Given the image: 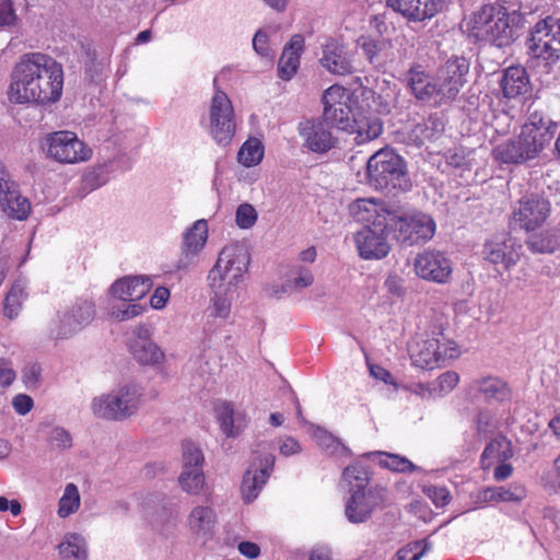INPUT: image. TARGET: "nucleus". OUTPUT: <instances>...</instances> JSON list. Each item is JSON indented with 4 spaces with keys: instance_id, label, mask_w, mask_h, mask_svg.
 I'll return each mask as SVG.
<instances>
[{
    "instance_id": "nucleus-27",
    "label": "nucleus",
    "mask_w": 560,
    "mask_h": 560,
    "mask_svg": "<svg viewBox=\"0 0 560 560\" xmlns=\"http://www.w3.org/2000/svg\"><path fill=\"white\" fill-rule=\"evenodd\" d=\"M467 396L475 400L504 402L510 399V389L505 382L495 376H481L470 381L466 386Z\"/></svg>"
},
{
    "instance_id": "nucleus-53",
    "label": "nucleus",
    "mask_w": 560,
    "mask_h": 560,
    "mask_svg": "<svg viewBox=\"0 0 560 560\" xmlns=\"http://www.w3.org/2000/svg\"><path fill=\"white\" fill-rule=\"evenodd\" d=\"M416 2V0H386V5L408 22H417L419 12Z\"/></svg>"
},
{
    "instance_id": "nucleus-12",
    "label": "nucleus",
    "mask_w": 560,
    "mask_h": 560,
    "mask_svg": "<svg viewBox=\"0 0 560 560\" xmlns=\"http://www.w3.org/2000/svg\"><path fill=\"white\" fill-rule=\"evenodd\" d=\"M47 156L60 164H80L93 156L92 148L70 130L54 131L45 138Z\"/></svg>"
},
{
    "instance_id": "nucleus-29",
    "label": "nucleus",
    "mask_w": 560,
    "mask_h": 560,
    "mask_svg": "<svg viewBox=\"0 0 560 560\" xmlns=\"http://www.w3.org/2000/svg\"><path fill=\"white\" fill-rule=\"evenodd\" d=\"M149 276H128L116 280L109 293L112 298L124 302H136L142 299L152 288Z\"/></svg>"
},
{
    "instance_id": "nucleus-8",
    "label": "nucleus",
    "mask_w": 560,
    "mask_h": 560,
    "mask_svg": "<svg viewBox=\"0 0 560 560\" xmlns=\"http://www.w3.org/2000/svg\"><path fill=\"white\" fill-rule=\"evenodd\" d=\"M369 184L375 189L408 190L411 187L406 163L393 149L376 151L366 162Z\"/></svg>"
},
{
    "instance_id": "nucleus-41",
    "label": "nucleus",
    "mask_w": 560,
    "mask_h": 560,
    "mask_svg": "<svg viewBox=\"0 0 560 560\" xmlns=\"http://www.w3.org/2000/svg\"><path fill=\"white\" fill-rule=\"evenodd\" d=\"M311 435L315 443L330 456L348 457L351 454L338 438L320 427L312 425Z\"/></svg>"
},
{
    "instance_id": "nucleus-43",
    "label": "nucleus",
    "mask_w": 560,
    "mask_h": 560,
    "mask_svg": "<svg viewBox=\"0 0 560 560\" xmlns=\"http://www.w3.org/2000/svg\"><path fill=\"white\" fill-rule=\"evenodd\" d=\"M265 156V145L256 137H249L237 152V162L244 167H254L261 163Z\"/></svg>"
},
{
    "instance_id": "nucleus-50",
    "label": "nucleus",
    "mask_w": 560,
    "mask_h": 560,
    "mask_svg": "<svg viewBox=\"0 0 560 560\" xmlns=\"http://www.w3.org/2000/svg\"><path fill=\"white\" fill-rule=\"evenodd\" d=\"M418 5L419 16L417 22L431 20L438 14L446 11L452 4L453 0H416Z\"/></svg>"
},
{
    "instance_id": "nucleus-14",
    "label": "nucleus",
    "mask_w": 560,
    "mask_h": 560,
    "mask_svg": "<svg viewBox=\"0 0 560 560\" xmlns=\"http://www.w3.org/2000/svg\"><path fill=\"white\" fill-rule=\"evenodd\" d=\"M396 208L384 199L365 197L350 202L348 212L354 222L363 226L392 228Z\"/></svg>"
},
{
    "instance_id": "nucleus-35",
    "label": "nucleus",
    "mask_w": 560,
    "mask_h": 560,
    "mask_svg": "<svg viewBox=\"0 0 560 560\" xmlns=\"http://www.w3.org/2000/svg\"><path fill=\"white\" fill-rule=\"evenodd\" d=\"M501 90L506 98H516L529 91V78L526 70L521 66L509 67L502 74L500 81Z\"/></svg>"
},
{
    "instance_id": "nucleus-13",
    "label": "nucleus",
    "mask_w": 560,
    "mask_h": 560,
    "mask_svg": "<svg viewBox=\"0 0 560 560\" xmlns=\"http://www.w3.org/2000/svg\"><path fill=\"white\" fill-rule=\"evenodd\" d=\"M436 230L432 217L420 211H401L396 208L392 231L396 238L410 245L430 241Z\"/></svg>"
},
{
    "instance_id": "nucleus-26",
    "label": "nucleus",
    "mask_w": 560,
    "mask_h": 560,
    "mask_svg": "<svg viewBox=\"0 0 560 560\" xmlns=\"http://www.w3.org/2000/svg\"><path fill=\"white\" fill-rule=\"evenodd\" d=\"M319 65L335 75H347L354 71L352 52L336 39L323 45Z\"/></svg>"
},
{
    "instance_id": "nucleus-37",
    "label": "nucleus",
    "mask_w": 560,
    "mask_h": 560,
    "mask_svg": "<svg viewBox=\"0 0 560 560\" xmlns=\"http://www.w3.org/2000/svg\"><path fill=\"white\" fill-rule=\"evenodd\" d=\"M513 456L512 442L504 436L492 440L481 455V467L490 470L501 462H508Z\"/></svg>"
},
{
    "instance_id": "nucleus-18",
    "label": "nucleus",
    "mask_w": 560,
    "mask_h": 560,
    "mask_svg": "<svg viewBox=\"0 0 560 560\" xmlns=\"http://www.w3.org/2000/svg\"><path fill=\"white\" fill-rule=\"evenodd\" d=\"M95 316L91 301H80L58 313L52 334L57 338H69L88 326Z\"/></svg>"
},
{
    "instance_id": "nucleus-21",
    "label": "nucleus",
    "mask_w": 560,
    "mask_h": 560,
    "mask_svg": "<svg viewBox=\"0 0 560 560\" xmlns=\"http://www.w3.org/2000/svg\"><path fill=\"white\" fill-rule=\"evenodd\" d=\"M522 246L508 234H497L488 238L482 248V258L491 265H502L510 270L521 258Z\"/></svg>"
},
{
    "instance_id": "nucleus-17",
    "label": "nucleus",
    "mask_w": 560,
    "mask_h": 560,
    "mask_svg": "<svg viewBox=\"0 0 560 560\" xmlns=\"http://www.w3.org/2000/svg\"><path fill=\"white\" fill-rule=\"evenodd\" d=\"M392 228L362 226L353 233L352 240L357 253L364 260H381L385 258L390 249L388 234Z\"/></svg>"
},
{
    "instance_id": "nucleus-2",
    "label": "nucleus",
    "mask_w": 560,
    "mask_h": 560,
    "mask_svg": "<svg viewBox=\"0 0 560 560\" xmlns=\"http://www.w3.org/2000/svg\"><path fill=\"white\" fill-rule=\"evenodd\" d=\"M249 264V252L238 242L226 244L219 252L218 258L207 276L211 292L207 314L208 323L222 326L228 322L232 304L240 298Z\"/></svg>"
},
{
    "instance_id": "nucleus-44",
    "label": "nucleus",
    "mask_w": 560,
    "mask_h": 560,
    "mask_svg": "<svg viewBox=\"0 0 560 560\" xmlns=\"http://www.w3.org/2000/svg\"><path fill=\"white\" fill-rule=\"evenodd\" d=\"M178 486L189 495H199L206 488L203 469H182Z\"/></svg>"
},
{
    "instance_id": "nucleus-48",
    "label": "nucleus",
    "mask_w": 560,
    "mask_h": 560,
    "mask_svg": "<svg viewBox=\"0 0 560 560\" xmlns=\"http://www.w3.org/2000/svg\"><path fill=\"white\" fill-rule=\"evenodd\" d=\"M526 245L533 253L551 254L558 247V240L552 233L546 231L529 235Z\"/></svg>"
},
{
    "instance_id": "nucleus-40",
    "label": "nucleus",
    "mask_w": 560,
    "mask_h": 560,
    "mask_svg": "<svg viewBox=\"0 0 560 560\" xmlns=\"http://www.w3.org/2000/svg\"><path fill=\"white\" fill-rule=\"evenodd\" d=\"M82 504V498L79 487L73 482H68L62 488L57 503V516L61 520L69 518L77 514Z\"/></svg>"
},
{
    "instance_id": "nucleus-30",
    "label": "nucleus",
    "mask_w": 560,
    "mask_h": 560,
    "mask_svg": "<svg viewBox=\"0 0 560 560\" xmlns=\"http://www.w3.org/2000/svg\"><path fill=\"white\" fill-rule=\"evenodd\" d=\"M315 281L312 268L301 264H292L287 271L284 279L279 288L275 290V295L282 298L302 292L313 285Z\"/></svg>"
},
{
    "instance_id": "nucleus-19",
    "label": "nucleus",
    "mask_w": 560,
    "mask_h": 560,
    "mask_svg": "<svg viewBox=\"0 0 560 560\" xmlns=\"http://www.w3.org/2000/svg\"><path fill=\"white\" fill-rule=\"evenodd\" d=\"M331 127L330 122L324 117L301 121L298 131L303 141V147L319 154L335 148L337 138L332 135Z\"/></svg>"
},
{
    "instance_id": "nucleus-58",
    "label": "nucleus",
    "mask_w": 560,
    "mask_h": 560,
    "mask_svg": "<svg viewBox=\"0 0 560 560\" xmlns=\"http://www.w3.org/2000/svg\"><path fill=\"white\" fill-rule=\"evenodd\" d=\"M16 188H19L18 183L12 178L5 164L0 161V200L13 194Z\"/></svg>"
},
{
    "instance_id": "nucleus-25",
    "label": "nucleus",
    "mask_w": 560,
    "mask_h": 560,
    "mask_svg": "<svg viewBox=\"0 0 560 560\" xmlns=\"http://www.w3.org/2000/svg\"><path fill=\"white\" fill-rule=\"evenodd\" d=\"M555 132L556 124L550 119L534 117L523 125L520 138L529 160L537 158L552 140Z\"/></svg>"
},
{
    "instance_id": "nucleus-38",
    "label": "nucleus",
    "mask_w": 560,
    "mask_h": 560,
    "mask_svg": "<svg viewBox=\"0 0 560 560\" xmlns=\"http://www.w3.org/2000/svg\"><path fill=\"white\" fill-rule=\"evenodd\" d=\"M495 161L504 164H522L530 161L520 138L509 139L499 143L492 151Z\"/></svg>"
},
{
    "instance_id": "nucleus-56",
    "label": "nucleus",
    "mask_w": 560,
    "mask_h": 560,
    "mask_svg": "<svg viewBox=\"0 0 560 560\" xmlns=\"http://www.w3.org/2000/svg\"><path fill=\"white\" fill-rule=\"evenodd\" d=\"M143 311L144 307L142 305L137 303H129L122 305L121 307L113 306L109 311V315L116 320H128L141 315Z\"/></svg>"
},
{
    "instance_id": "nucleus-3",
    "label": "nucleus",
    "mask_w": 560,
    "mask_h": 560,
    "mask_svg": "<svg viewBox=\"0 0 560 560\" xmlns=\"http://www.w3.org/2000/svg\"><path fill=\"white\" fill-rule=\"evenodd\" d=\"M521 16L502 5L487 4L475 10L466 25L476 39L488 40L497 47L510 45L517 36Z\"/></svg>"
},
{
    "instance_id": "nucleus-15",
    "label": "nucleus",
    "mask_w": 560,
    "mask_h": 560,
    "mask_svg": "<svg viewBox=\"0 0 560 560\" xmlns=\"http://www.w3.org/2000/svg\"><path fill=\"white\" fill-rule=\"evenodd\" d=\"M415 273L429 282L450 283L453 276V261L441 250L425 249L413 259Z\"/></svg>"
},
{
    "instance_id": "nucleus-23",
    "label": "nucleus",
    "mask_w": 560,
    "mask_h": 560,
    "mask_svg": "<svg viewBox=\"0 0 560 560\" xmlns=\"http://www.w3.org/2000/svg\"><path fill=\"white\" fill-rule=\"evenodd\" d=\"M275 465V457L270 454L255 456L249 463L241 485L242 499L250 503L257 499L266 485Z\"/></svg>"
},
{
    "instance_id": "nucleus-10",
    "label": "nucleus",
    "mask_w": 560,
    "mask_h": 560,
    "mask_svg": "<svg viewBox=\"0 0 560 560\" xmlns=\"http://www.w3.org/2000/svg\"><path fill=\"white\" fill-rule=\"evenodd\" d=\"M237 119L229 95L215 88L208 107V132L220 147H228L236 135Z\"/></svg>"
},
{
    "instance_id": "nucleus-57",
    "label": "nucleus",
    "mask_w": 560,
    "mask_h": 560,
    "mask_svg": "<svg viewBox=\"0 0 560 560\" xmlns=\"http://www.w3.org/2000/svg\"><path fill=\"white\" fill-rule=\"evenodd\" d=\"M276 444L280 455L284 457L298 455L303 450L301 443L295 438L290 435L279 436L276 440Z\"/></svg>"
},
{
    "instance_id": "nucleus-52",
    "label": "nucleus",
    "mask_w": 560,
    "mask_h": 560,
    "mask_svg": "<svg viewBox=\"0 0 560 560\" xmlns=\"http://www.w3.org/2000/svg\"><path fill=\"white\" fill-rule=\"evenodd\" d=\"M275 33L271 28L258 30L253 38V48L258 56L272 60L275 57V49L270 43V34Z\"/></svg>"
},
{
    "instance_id": "nucleus-63",
    "label": "nucleus",
    "mask_w": 560,
    "mask_h": 560,
    "mask_svg": "<svg viewBox=\"0 0 560 560\" xmlns=\"http://www.w3.org/2000/svg\"><path fill=\"white\" fill-rule=\"evenodd\" d=\"M16 373L10 361L0 360V387H9L15 380Z\"/></svg>"
},
{
    "instance_id": "nucleus-24",
    "label": "nucleus",
    "mask_w": 560,
    "mask_h": 560,
    "mask_svg": "<svg viewBox=\"0 0 560 560\" xmlns=\"http://www.w3.org/2000/svg\"><path fill=\"white\" fill-rule=\"evenodd\" d=\"M468 61L463 57L448 59L436 72L440 101L454 98L466 82Z\"/></svg>"
},
{
    "instance_id": "nucleus-36",
    "label": "nucleus",
    "mask_w": 560,
    "mask_h": 560,
    "mask_svg": "<svg viewBox=\"0 0 560 560\" xmlns=\"http://www.w3.org/2000/svg\"><path fill=\"white\" fill-rule=\"evenodd\" d=\"M510 411L503 406L502 410L485 409L479 412L476 421L477 441L481 435H488L495 431L502 430L510 424Z\"/></svg>"
},
{
    "instance_id": "nucleus-4",
    "label": "nucleus",
    "mask_w": 560,
    "mask_h": 560,
    "mask_svg": "<svg viewBox=\"0 0 560 560\" xmlns=\"http://www.w3.org/2000/svg\"><path fill=\"white\" fill-rule=\"evenodd\" d=\"M371 98L373 90L364 85L348 89L332 84L322 96L323 117L335 128L343 130L350 126V120L360 109H364L365 106L372 108Z\"/></svg>"
},
{
    "instance_id": "nucleus-16",
    "label": "nucleus",
    "mask_w": 560,
    "mask_h": 560,
    "mask_svg": "<svg viewBox=\"0 0 560 560\" xmlns=\"http://www.w3.org/2000/svg\"><path fill=\"white\" fill-rule=\"evenodd\" d=\"M550 202L540 195L523 196L513 208V222L527 233L539 229L550 214Z\"/></svg>"
},
{
    "instance_id": "nucleus-32",
    "label": "nucleus",
    "mask_w": 560,
    "mask_h": 560,
    "mask_svg": "<svg viewBox=\"0 0 560 560\" xmlns=\"http://www.w3.org/2000/svg\"><path fill=\"white\" fill-rule=\"evenodd\" d=\"M407 82L417 98L441 102L435 78H429L421 66H415L408 71Z\"/></svg>"
},
{
    "instance_id": "nucleus-59",
    "label": "nucleus",
    "mask_w": 560,
    "mask_h": 560,
    "mask_svg": "<svg viewBox=\"0 0 560 560\" xmlns=\"http://www.w3.org/2000/svg\"><path fill=\"white\" fill-rule=\"evenodd\" d=\"M424 493L436 508L445 506L451 500L450 491L445 487L428 486Z\"/></svg>"
},
{
    "instance_id": "nucleus-60",
    "label": "nucleus",
    "mask_w": 560,
    "mask_h": 560,
    "mask_svg": "<svg viewBox=\"0 0 560 560\" xmlns=\"http://www.w3.org/2000/svg\"><path fill=\"white\" fill-rule=\"evenodd\" d=\"M358 44L363 49L365 56L371 62L374 61V58L377 56V54L384 46V43L382 40H377L369 36L360 37Z\"/></svg>"
},
{
    "instance_id": "nucleus-62",
    "label": "nucleus",
    "mask_w": 560,
    "mask_h": 560,
    "mask_svg": "<svg viewBox=\"0 0 560 560\" xmlns=\"http://www.w3.org/2000/svg\"><path fill=\"white\" fill-rule=\"evenodd\" d=\"M171 296V292L165 287H158L150 298V305L153 310L161 311L165 308Z\"/></svg>"
},
{
    "instance_id": "nucleus-1",
    "label": "nucleus",
    "mask_w": 560,
    "mask_h": 560,
    "mask_svg": "<svg viewBox=\"0 0 560 560\" xmlns=\"http://www.w3.org/2000/svg\"><path fill=\"white\" fill-rule=\"evenodd\" d=\"M63 89L61 63L46 54L28 52L15 63L8 97L15 104L48 105L60 100Z\"/></svg>"
},
{
    "instance_id": "nucleus-55",
    "label": "nucleus",
    "mask_w": 560,
    "mask_h": 560,
    "mask_svg": "<svg viewBox=\"0 0 560 560\" xmlns=\"http://www.w3.org/2000/svg\"><path fill=\"white\" fill-rule=\"evenodd\" d=\"M48 444L54 450L67 451L72 447V435L67 429L55 427L49 431Z\"/></svg>"
},
{
    "instance_id": "nucleus-47",
    "label": "nucleus",
    "mask_w": 560,
    "mask_h": 560,
    "mask_svg": "<svg viewBox=\"0 0 560 560\" xmlns=\"http://www.w3.org/2000/svg\"><path fill=\"white\" fill-rule=\"evenodd\" d=\"M459 374L455 371H446L439 375L434 382L431 383L429 395L436 397H443L450 394L459 383Z\"/></svg>"
},
{
    "instance_id": "nucleus-31",
    "label": "nucleus",
    "mask_w": 560,
    "mask_h": 560,
    "mask_svg": "<svg viewBox=\"0 0 560 560\" xmlns=\"http://www.w3.org/2000/svg\"><path fill=\"white\" fill-rule=\"evenodd\" d=\"M304 37L300 34H295L284 46L278 62V73L282 80L289 81L296 73L300 67L301 54L304 49Z\"/></svg>"
},
{
    "instance_id": "nucleus-5",
    "label": "nucleus",
    "mask_w": 560,
    "mask_h": 560,
    "mask_svg": "<svg viewBox=\"0 0 560 560\" xmlns=\"http://www.w3.org/2000/svg\"><path fill=\"white\" fill-rule=\"evenodd\" d=\"M342 479L349 486L350 497L346 501L345 514L350 523L359 524L370 518L373 511L385 501V490L369 487L366 470L359 465L345 468Z\"/></svg>"
},
{
    "instance_id": "nucleus-34",
    "label": "nucleus",
    "mask_w": 560,
    "mask_h": 560,
    "mask_svg": "<svg viewBox=\"0 0 560 560\" xmlns=\"http://www.w3.org/2000/svg\"><path fill=\"white\" fill-rule=\"evenodd\" d=\"M215 417L222 433L228 438L237 436L247 425L245 413L241 410H235L228 402L218 405Z\"/></svg>"
},
{
    "instance_id": "nucleus-6",
    "label": "nucleus",
    "mask_w": 560,
    "mask_h": 560,
    "mask_svg": "<svg viewBox=\"0 0 560 560\" xmlns=\"http://www.w3.org/2000/svg\"><path fill=\"white\" fill-rule=\"evenodd\" d=\"M144 399V388L137 382H127L91 400V411L97 419L121 422L138 413Z\"/></svg>"
},
{
    "instance_id": "nucleus-42",
    "label": "nucleus",
    "mask_w": 560,
    "mask_h": 560,
    "mask_svg": "<svg viewBox=\"0 0 560 560\" xmlns=\"http://www.w3.org/2000/svg\"><path fill=\"white\" fill-rule=\"evenodd\" d=\"M0 207L8 217L19 221L26 220L32 210L30 200L20 192V188L0 200Z\"/></svg>"
},
{
    "instance_id": "nucleus-45",
    "label": "nucleus",
    "mask_w": 560,
    "mask_h": 560,
    "mask_svg": "<svg viewBox=\"0 0 560 560\" xmlns=\"http://www.w3.org/2000/svg\"><path fill=\"white\" fill-rule=\"evenodd\" d=\"M25 299V285L21 281H16L10 288L3 304V312L7 317L14 319L22 310V303Z\"/></svg>"
},
{
    "instance_id": "nucleus-49",
    "label": "nucleus",
    "mask_w": 560,
    "mask_h": 560,
    "mask_svg": "<svg viewBox=\"0 0 560 560\" xmlns=\"http://www.w3.org/2000/svg\"><path fill=\"white\" fill-rule=\"evenodd\" d=\"M108 179L107 167L105 165H96L86 170L83 174L82 188L88 194L104 186Z\"/></svg>"
},
{
    "instance_id": "nucleus-46",
    "label": "nucleus",
    "mask_w": 560,
    "mask_h": 560,
    "mask_svg": "<svg viewBox=\"0 0 560 560\" xmlns=\"http://www.w3.org/2000/svg\"><path fill=\"white\" fill-rule=\"evenodd\" d=\"M369 456L374 457L382 467L388 468L396 472H409L419 469L408 458L396 454L376 452L370 454Z\"/></svg>"
},
{
    "instance_id": "nucleus-64",
    "label": "nucleus",
    "mask_w": 560,
    "mask_h": 560,
    "mask_svg": "<svg viewBox=\"0 0 560 560\" xmlns=\"http://www.w3.org/2000/svg\"><path fill=\"white\" fill-rule=\"evenodd\" d=\"M370 373L375 380L392 385L394 390L398 389V384L396 383L394 376L390 374L389 371H387L383 366L376 364L370 365Z\"/></svg>"
},
{
    "instance_id": "nucleus-20",
    "label": "nucleus",
    "mask_w": 560,
    "mask_h": 560,
    "mask_svg": "<svg viewBox=\"0 0 560 560\" xmlns=\"http://www.w3.org/2000/svg\"><path fill=\"white\" fill-rule=\"evenodd\" d=\"M209 224L206 219L196 220L182 233L180 255L176 262L178 270L187 269L206 248Z\"/></svg>"
},
{
    "instance_id": "nucleus-28",
    "label": "nucleus",
    "mask_w": 560,
    "mask_h": 560,
    "mask_svg": "<svg viewBox=\"0 0 560 560\" xmlns=\"http://www.w3.org/2000/svg\"><path fill=\"white\" fill-rule=\"evenodd\" d=\"M218 515L212 505L196 504L186 517V527L197 539L208 540L215 532Z\"/></svg>"
},
{
    "instance_id": "nucleus-9",
    "label": "nucleus",
    "mask_w": 560,
    "mask_h": 560,
    "mask_svg": "<svg viewBox=\"0 0 560 560\" xmlns=\"http://www.w3.org/2000/svg\"><path fill=\"white\" fill-rule=\"evenodd\" d=\"M395 98L396 91L394 89L388 88L377 96L373 91V98L370 101L372 108L365 106L364 109H360L358 115L350 120V126L343 128L342 131L352 135L357 144H364L377 139L383 132V122L375 114L388 113Z\"/></svg>"
},
{
    "instance_id": "nucleus-61",
    "label": "nucleus",
    "mask_w": 560,
    "mask_h": 560,
    "mask_svg": "<svg viewBox=\"0 0 560 560\" xmlns=\"http://www.w3.org/2000/svg\"><path fill=\"white\" fill-rule=\"evenodd\" d=\"M12 407L20 416L27 415L34 407V400L26 394H18L12 398Z\"/></svg>"
},
{
    "instance_id": "nucleus-54",
    "label": "nucleus",
    "mask_w": 560,
    "mask_h": 560,
    "mask_svg": "<svg viewBox=\"0 0 560 560\" xmlns=\"http://www.w3.org/2000/svg\"><path fill=\"white\" fill-rule=\"evenodd\" d=\"M258 213L253 205L248 202L241 203L235 211V223L242 230H248L255 225Z\"/></svg>"
},
{
    "instance_id": "nucleus-51",
    "label": "nucleus",
    "mask_w": 560,
    "mask_h": 560,
    "mask_svg": "<svg viewBox=\"0 0 560 560\" xmlns=\"http://www.w3.org/2000/svg\"><path fill=\"white\" fill-rule=\"evenodd\" d=\"M205 457L201 448L194 442L183 444L182 469H203Z\"/></svg>"
},
{
    "instance_id": "nucleus-22",
    "label": "nucleus",
    "mask_w": 560,
    "mask_h": 560,
    "mask_svg": "<svg viewBox=\"0 0 560 560\" xmlns=\"http://www.w3.org/2000/svg\"><path fill=\"white\" fill-rule=\"evenodd\" d=\"M153 329L147 324L138 325L129 342V350L133 359L141 365L158 366L165 361V353L152 340Z\"/></svg>"
},
{
    "instance_id": "nucleus-33",
    "label": "nucleus",
    "mask_w": 560,
    "mask_h": 560,
    "mask_svg": "<svg viewBox=\"0 0 560 560\" xmlns=\"http://www.w3.org/2000/svg\"><path fill=\"white\" fill-rule=\"evenodd\" d=\"M526 497V489L521 483H510L508 487H488L476 495L478 505L498 502H520Z\"/></svg>"
},
{
    "instance_id": "nucleus-7",
    "label": "nucleus",
    "mask_w": 560,
    "mask_h": 560,
    "mask_svg": "<svg viewBox=\"0 0 560 560\" xmlns=\"http://www.w3.org/2000/svg\"><path fill=\"white\" fill-rule=\"evenodd\" d=\"M411 364L423 370H432L460 357L459 346L442 334H417L408 343Z\"/></svg>"
},
{
    "instance_id": "nucleus-11",
    "label": "nucleus",
    "mask_w": 560,
    "mask_h": 560,
    "mask_svg": "<svg viewBox=\"0 0 560 560\" xmlns=\"http://www.w3.org/2000/svg\"><path fill=\"white\" fill-rule=\"evenodd\" d=\"M527 50L533 59L545 65L560 60V19L547 16L538 21L527 38Z\"/></svg>"
},
{
    "instance_id": "nucleus-39",
    "label": "nucleus",
    "mask_w": 560,
    "mask_h": 560,
    "mask_svg": "<svg viewBox=\"0 0 560 560\" xmlns=\"http://www.w3.org/2000/svg\"><path fill=\"white\" fill-rule=\"evenodd\" d=\"M61 560H88L89 550L86 539L78 533H68L58 545Z\"/></svg>"
}]
</instances>
